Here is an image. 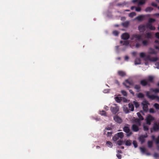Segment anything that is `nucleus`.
<instances>
[{"label":"nucleus","mask_w":159,"mask_h":159,"mask_svg":"<svg viewBox=\"0 0 159 159\" xmlns=\"http://www.w3.org/2000/svg\"><path fill=\"white\" fill-rule=\"evenodd\" d=\"M124 137V133L122 132H118L112 138L113 141H116L119 139H122Z\"/></svg>","instance_id":"nucleus-1"},{"label":"nucleus","mask_w":159,"mask_h":159,"mask_svg":"<svg viewBox=\"0 0 159 159\" xmlns=\"http://www.w3.org/2000/svg\"><path fill=\"white\" fill-rule=\"evenodd\" d=\"M129 125L128 124H126L123 128V130L126 133V136L127 137L130 136L132 134V132L130 131L129 127Z\"/></svg>","instance_id":"nucleus-2"},{"label":"nucleus","mask_w":159,"mask_h":159,"mask_svg":"<svg viewBox=\"0 0 159 159\" xmlns=\"http://www.w3.org/2000/svg\"><path fill=\"white\" fill-rule=\"evenodd\" d=\"M119 107L116 104H114L110 108V110L113 114H115L117 113L119 111Z\"/></svg>","instance_id":"nucleus-3"},{"label":"nucleus","mask_w":159,"mask_h":159,"mask_svg":"<svg viewBox=\"0 0 159 159\" xmlns=\"http://www.w3.org/2000/svg\"><path fill=\"white\" fill-rule=\"evenodd\" d=\"M141 104L143 106V110L145 112H147L148 110V105H149V103L147 101H143L141 103Z\"/></svg>","instance_id":"nucleus-4"},{"label":"nucleus","mask_w":159,"mask_h":159,"mask_svg":"<svg viewBox=\"0 0 159 159\" xmlns=\"http://www.w3.org/2000/svg\"><path fill=\"white\" fill-rule=\"evenodd\" d=\"M130 39L131 40L140 41L142 40V36L140 35L134 34L131 35Z\"/></svg>","instance_id":"nucleus-5"},{"label":"nucleus","mask_w":159,"mask_h":159,"mask_svg":"<svg viewBox=\"0 0 159 159\" xmlns=\"http://www.w3.org/2000/svg\"><path fill=\"white\" fill-rule=\"evenodd\" d=\"M155 118L150 115H148L146 117V124L148 125L151 124L152 122L154 120Z\"/></svg>","instance_id":"nucleus-6"},{"label":"nucleus","mask_w":159,"mask_h":159,"mask_svg":"<svg viewBox=\"0 0 159 159\" xmlns=\"http://www.w3.org/2000/svg\"><path fill=\"white\" fill-rule=\"evenodd\" d=\"M158 59L157 57H151L149 55H147L146 57V60L150 61L155 62Z\"/></svg>","instance_id":"nucleus-7"},{"label":"nucleus","mask_w":159,"mask_h":159,"mask_svg":"<svg viewBox=\"0 0 159 159\" xmlns=\"http://www.w3.org/2000/svg\"><path fill=\"white\" fill-rule=\"evenodd\" d=\"M114 120L117 123L120 124L122 121L121 118L117 115L114 116L113 117Z\"/></svg>","instance_id":"nucleus-8"},{"label":"nucleus","mask_w":159,"mask_h":159,"mask_svg":"<svg viewBox=\"0 0 159 159\" xmlns=\"http://www.w3.org/2000/svg\"><path fill=\"white\" fill-rule=\"evenodd\" d=\"M140 83L143 86H145L147 85L149 86H150V84L148 83V81L145 79L141 80Z\"/></svg>","instance_id":"nucleus-9"},{"label":"nucleus","mask_w":159,"mask_h":159,"mask_svg":"<svg viewBox=\"0 0 159 159\" xmlns=\"http://www.w3.org/2000/svg\"><path fill=\"white\" fill-rule=\"evenodd\" d=\"M126 84H128L129 85H133V82L129 81V80H125V83H123V84L127 88H130V87L129 86L127 85Z\"/></svg>","instance_id":"nucleus-10"},{"label":"nucleus","mask_w":159,"mask_h":159,"mask_svg":"<svg viewBox=\"0 0 159 159\" xmlns=\"http://www.w3.org/2000/svg\"><path fill=\"white\" fill-rule=\"evenodd\" d=\"M138 30L140 32H143L146 30V27L144 25H140L138 26Z\"/></svg>","instance_id":"nucleus-11"},{"label":"nucleus","mask_w":159,"mask_h":159,"mask_svg":"<svg viewBox=\"0 0 159 159\" xmlns=\"http://www.w3.org/2000/svg\"><path fill=\"white\" fill-rule=\"evenodd\" d=\"M150 93L149 92L147 91L146 93V96L152 100L155 99L156 96L154 95H150Z\"/></svg>","instance_id":"nucleus-12"},{"label":"nucleus","mask_w":159,"mask_h":159,"mask_svg":"<svg viewBox=\"0 0 159 159\" xmlns=\"http://www.w3.org/2000/svg\"><path fill=\"white\" fill-rule=\"evenodd\" d=\"M121 37L122 39L127 40L129 38V35L128 33H125L122 34Z\"/></svg>","instance_id":"nucleus-13"},{"label":"nucleus","mask_w":159,"mask_h":159,"mask_svg":"<svg viewBox=\"0 0 159 159\" xmlns=\"http://www.w3.org/2000/svg\"><path fill=\"white\" fill-rule=\"evenodd\" d=\"M146 16L144 15H140L137 17L135 19L138 21H142L144 19Z\"/></svg>","instance_id":"nucleus-14"},{"label":"nucleus","mask_w":159,"mask_h":159,"mask_svg":"<svg viewBox=\"0 0 159 159\" xmlns=\"http://www.w3.org/2000/svg\"><path fill=\"white\" fill-rule=\"evenodd\" d=\"M139 126L135 124H133L132 125V129L134 132H137L139 130Z\"/></svg>","instance_id":"nucleus-15"},{"label":"nucleus","mask_w":159,"mask_h":159,"mask_svg":"<svg viewBox=\"0 0 159 159\" xmlns=\"http://www.w3.org/2000/svg\"><path fill=\"white\" fill-rule=\"evenodd\" d=\"M146 26L147 28H149L151 30H154L156 29L155 26H152L151 23H147Z\"/></svg>","instance_id":"nucleus-16"},{"label":"nucleus","mask_w":159,"mask_h":159,"mask_svg":"<svg viewBox=\"0 0 159 159\" xmlns=\"http://www.w3.org/2000/svg\"><path fill=\"white\" fill-rule=\"evenodd\" d=\"M153 129L154 131H158L159 130V126L158 124L156 123H155L153 127Z\"/></svg>","instance_id":"nucleus-17"},{"label":"nucleus","mask_w":159,"mask_h":159,"mask_svg":"<svg viewBox=\"0 0 159 159\" xmlns=\"http://www.w3.org/2000/svg\"><path fill=\"white\" fill-rule=\"evenodd\" d=\"M120 43L122 44V45L125 46H128L129 44V41L126 40L125 41H120Z\"/></svg>","instance_id":"nucleus-18"},{"label":"nucleus","mask_w":159,"mask_h":159,"mask_svg":"<svg viewBox=\"0 0 159 159\" xmlns=\"http://www.w3.org/2000/svg\"><path fill=\"white\" fill-rule=\"evenodd\" d=\"M134 122L136 123L138 126H140L141 124V122L140 120L138 118H136L134 120Z\"/></svg>","instance_id":"nucleus-19"},{"label":"nucleus","mask_w":159,"mask_h":159,"mask_svg":"<svg viewBox=\"0 0 159 159\" xmlns=\"http://www.w3.org/2000/svg\"><path fill=\"white\" fill-rule=\"evenodd\" d=\"M115 100L118 103H120L122 100V97H116L115 98Z\"/></svg>","instance_id":"nucleus-20"},{"label":"nucleus","mask_w":159,"mask_h":159,"mask_svg":"<svg viewBox=\"0 0 159 159\" xmlns=\"http://www.w3.org/2000/svg\"><path fill=\"white\" fill-rule=\"evenodd\" d=\"M134 88L137 90V92H139L140 91L141 87L139 85L136 84L134 85Z\"/></svg>","instance_id":"nucleus-21"},{"label":"nucleus","mask_w":159,"mask_h":159,"mask_svg":"<svg viewBox=\"0 0 159 159\" xmlns=\"http://www.w3.org/2000/svg\"><path fill=\"white\" fill-rule=\"evenodd\" d=\"M128 106L129 110L131 111H133L134 110V106L133 104L131 103H129L128 104Z\"/></svg>","instance_id":"nucleus-22"},{"label":"nucleus","mask_w":159,"mask_h":159,"mask_svg":"<svg viewBox=\"0 0 159 159\" xmlns=\"http://www.w3.org/2000/svg\"><path fill=\"white\" fill-rule=\"evenodd\" d=\"M118 73L119 75L121 77H124L126 75L125 72L121 70L119 71L118 72Z\"/></svg>","instance_id":"nucleus-23"},{"label":"nucleus","mask_w":159,"mask_h":159,"mask_svg":"<svg viewBox=\"0 0 159 159\" xmlns=\"http://www.w3.org/2000/svg\"><path fill=\"white\" fill-rule=\"evenodd\" d=\"M145 38L147 39H151L152 38V34L151 33L149 32H146L145 35Z\"/></svg>","instance_id":"nucleus-24"},{"label":"nucleus","mask_w":159,"mask_h":159,"mask_svg":"<svg viewBox=\"0 0 159 159\" xmlns=\"http://www.w3.org/2000/svg\"><path fill=\"white\" fill-rule=\"evenodd\" d=\"M146 0H138V4L139 5H143L145 4Z\"/></svg>","instance_id":"nucleus-25"},{"label":"nucleus","mask_w":159,"mask_h":159,"mask_svg":"<svg viewBox=\"0 0 159 159\" xmlns=\"http://www.w3.org/2000/svg\"><path fill=\"white\" fill-rule=\"evenodd\" d=\"M150 90L152 92L155 93H159V89H153L151 88L150 89Z\"/></svg>","instance_id":"nucleus-26"},{"label":"nucleus","mask_w":159,"mask_h":159,"mask_svg":"<svg viewBox=\"0 0 159 159\" xmlns=\"http://www.w3.org/2000/svg\"><path fill=\"white\" fill-rule=\"evenodd\" d=\"M134 62L135 65L140 64L141 63V60L139 58H136Z\"/></svg>","instance_id":"nucleus-27"},{"label":"nucleus","mask_w":159,"mask_h":159,"mask_svg":"<svg viewBox=\"0 0 159 159\" xmlns=\"http://www.w3.org/2000/svg\"><path fill=\"white\" fill-rule=\"evenodd\" d=\"M129 24V22L128 21H125L122 23L123 26L125 27H127L128 26Z\"/></svg>","instance_id":"nucleus-28"},{"label":"nucleus","mask_w":159,"mask_h":159,"mask_svg":"<svg viewBox=\"0 0 159 159\" xmlns=\"http://www.w3.org/2000/svg\"><path fill=\"white\" fill-rule=\"evenodd\" d=\"M153 10V8L151 7H147L145 11L146 12H151Z\"/></svg>","instance_id":"nucleus-29"},{"label":"nucleus","mask_w":159,"mask_h":159,"mask_svg":"<svg viewBox=\"0 0 159 159\" xmlns=\"http://www.w3.org/2000/svg\"><path fill=\"white\" fill-rule=\"evenodd\" d=\"M137 96L139 98H143L144 96L143 93H139L137 94Z\"/></svg>","instance_id":"nucleus-30"},{"label":"nucleus","mask_w":159,"mask_h":159,"mask_svg":"<svg viewBox=\"0 0 159 159\" xmlns=\"http://www.w3.org/2000/svg\"><path fill=\"white\" fill-rule=\"evenodd\" d=\"M146 136H144L143 135H141L139 137V139L142 143H143L144 141V138H146Z\"/></svg>","instance_id":"nucleus-31"},{"label":"nucleus","mask_w":159,"mask_h":159,"mask_svg":"<svg viewBox=\"0 0 159 159\" xmlns=\"http://www.w3.org/2000/svg\"><path fill=\"white\" fill-rule=\"evenodd\" d=\"M137 115L139 118V120H143V119H144L143 117L141 115L139 112L137 113Z\"/></svg>","instance_id":"nucleus-32"},{"label":"nucleus","mask_w":159,"mask_h":159,"mask_svg":"<svg viewBox=\"0 0 159 159\" xmlns=\"http://www.w3.org/2000/svg\"><path fill=\"white\" fill-rule=\"evenodd\" d=\"M131 144V141L130 140H127L125 143V145L127 146H130Z\"/></svg>","instance_id":"nucleus-33"},{"label":"nucleus","mask_w":159,"mask_h":159,"mask_svg":"<svg viewBox=\"0 0 159 159\" xmlns=\"http://www.w3.org/2000/svg\"><path fill=\"white\" fill-rule=\"evenodd\" d=\"M133 103L136 108H137L139 107V104L138 102L136 101H134Z\"/></svg>","instance_id":"nucleus-34"},{"label":"nucleus","mask_w":159,"mask_h":159,"mask_svg":"<svg viewBox=\"0 0 159 159\" xmlns=\"http://www.w3.org/2000/svg\"><path fill=\"white\" fill-rule=\"evenodd\" d=\"M147 56L146 55L145 53L144 52H141L140 53V57L141 58L145 57V59L146 60V57Z\"/></svg>","instance_id":"nucleus-35"},{"label":"nucleus","mask_w":159,"mask_h":159,"mask_svg":"<svg viewBox=\"0 0 159 159\" xmlns=\"http://www.w3.org/2000/svg\"><path fill=\"white\" fill-rule=\"evenodd\" d=\"M148 146L149 148H151L152 146L153 143L152 141H148Z\"/></svg>","instance_id":"nucleus-36"},{"label":"nucleus","mask_w":159,"mask_h":159,"mask_svg":"<svg viewBox=\"0 0 159 159\" xmlns=\"http://www.w3.org/2000/svg\"><path fill=\"white\" fill-rule=\"evenodd\" d=\"M100 114L102 116H107L106 112L104 111H100Z\"/></svg>","instance_id":"nucleus-37"},{"label":"nucleus","mask_w":159,"mask_h":159,"mask_svg":"<svg viewBox=\"0 0 159 159\" xmlns=\"http://www.w3.org/2000/svg\"><path fill=\"white\" fill-rule=\"evenodd\" d=\"M106 144L108 147L111 148L112 146V143L110 141H107V142Z\"/></svg>","instance_id":"nucleus-38"},{"label":"nucleus","mask_w":159,"mask_h":159,"mask_svg":"<svg viewBox=\"0 0 159 159\" xmlns=\"http://www.w3.org/2000/svg\"><path fill=\"white\" fill-rule=\"evenodd\" d=\"M142 43L143 46H147L148 44V41L146 40H144L142 41Z\"/></svg>","instance_id":"nucleus-39"},{"label":"nucleus","mask_w":159,"mask_h":159,"mask_svg":"<svg viewBox=\"0 0 159 159\" xmlns=\"http://www.w3.org/2000/svg\"><path fill=\"white\" fill-rule=\"evenodd\" d=\"M136 15V13L135 12H132L129 14V16L131 17H133L134 16Z\"/></svg>","instance_id":"nucleus-40"},{"label":"nucleus","mask_w":159,"mask_h":159,"mask_svg":"<svg viewBox=\"0 0 159 159\" xmlns=\"http://www.w3.org/2000/svg\"><path fill=\"white\" fill-rule=\"evenodd\" d=\"M123 143V140H120L117 141V144L120 146Z\"/></svg>","instance_id":"nucleus-41"},{"label":"nucleus","mask_w":159,"mask_h":159,"mask_svg":"<svg viewBox=\"0 0 159 159\" xmlns=\"http://www.w3.org/2000/svg\"><path fill=\"white\" fill-rule=\"evenodd\" d=\"M140 151L143 153H145L146 151V149L144 148L140 147Z\"/></svg>","instance_id":"nucleus-42"},{"label":"nucleus","mask_w":159,"mask_h":159,"mask_svg":"<svg viewBox=\"0 0 159 159\" xmlns=\"http://www.w3.org/2000/svg\"><path fill=\"white\" fill-rule=\"evenodd\" d=\"M153 78L151 76H149L148 77V81L151 82H153Z\"/></svg>","instance_id":"nucleus-43"},{"label":"nucleus","mask_w":159,"mask_h":159,"mask_svg":"<svg viewBox=\"0 0 159 159\" xmlns=\"http://www.w3.org/2000/svg\"><path fill=\"white\" fill-rule=\"evenodd\" d=\"M143 129L145 131H147L149 129V127L148 126L146 125H144L143 126Z\"/></svg>","instance_id":"nucleus-44"},{"label":"nucleus","mask_w":159,"mask_h":159,"mask_svg":"<svg viewBox=\"0 0 159 159\" xmlns=\"http://www.w3.org/2000/svg\"><path fill=\"white\" fill-rule=\"evenodd\" d=\"M155 21V20L152 18H150L148 20V23H151L154 22Z\"/></svg>","instance_id":"nucleus-45"},{"label":"nucleus","mask_w":159,"mask_h":159,"mask_svg":"<svg viewBox=\"0 0 159 159\" xmlns=\"http://www.w3.org/2000/svg\"><path fill=\"white\" fill-rule=\"evenodd\" d=\"M154 107L157 110H159V104L157 103H155L154 105Z\"/></svg>","instance_id":"nucleus-46"},{"label":"nucleus","mask_w":159,"mask_h":159,"mask_svg":"<svg viewBox=\"0 0 159 159\" xmlns=\"http://www.w3.org/2000/svg\"><path fill=\"white\" fill-rule=\"evenodd\" d=\"M113 34L116 36H117L119 34V33L117 31L115 30L113 31Z\"/></svg>","instance_id":"nucleus-47"},{"label":"nucleus","mask_w":159,"mask_h":159,"mask_svg":"<svg viewBox=\"0 0 159 159\" xmlns=\"http://www.w3.org/2000/svg\"><path fill=\"white\" fill-rule=\"evenodd\" d=\"M133 143L134 145V147L135 148H136L137 147H138L137 143L136 141H135V140L133 141Z\"/></svg>","instance_id":"nucleus-48"},{"label":"nucleus","mask_w":159,"mask_h":159,"mask_svg":"<svg viewBox=\"0 0 159 159\" xmlns=\"http://www.w3.org/2000/svg\"><path fill=\"white\" fill-rule=\"evenodd\" d=\"M155 141L156 144L158 145L159 144V135L156 138Z\"/></svg>","instance_id":"nucleus-49"},{"label":"nucleus","mask_w":159,"mask_h":159,"mask_svg":"<svg viewBox=\"0 0 159 159\" xmlns=\"http://www.w3.org/2000/svg\"><path fill=\"white\" fill-rule=\"evenodd\" d=\"M121 93L123 94V95L124 96H127V92L124 90H121Z\"/></svg>","instance_id":"nucleus-50"},{"label":"nucleus","mask_w":159,"mask_h":159,"mask_svg":"<svg viewBox=\"0 0 159 159\" xmlns=\"http://www.w3.org/2000/svg\"><path fill=\"white\" fill-rule=\"evenodd\" d=\"M141 10V8L140 7H136L135 11L137 12H139Z\"/></svg>","instance_id":"nucleus-51"},{"label":"nucleus","mask_w":159,"mask_h":159,"mask_svg":"<svg viewBox=\"0 0 159 159\" xmlns=\"http://www.w3.org/2000/svg\"><path fill=\"white\" fill-rule=\"evenodd\" d=\"M149 112L151 113H154L155 112V111L152 108H150L149 109Z\"/></svg>","instance_id":"nucleus-52"},{"label":"nucleus","mask_w":159,"mask_h":159,"mask_svg":"<svg viewBox=\"0 0 159 159\" xmlns=\"http://www.w3.org/2000/svg\"><path fill=\"white\" fill-rule=\"evenodd\" d=\"M153 156L155 157L156 158L159 157V155L157 153H155L154 154Z\"/></svg>","instance_id":"nucleus-53"},{"label":"nucleus","mask_w":159,"mask_h":159,"mask_svg":"<svg viewBox=\"0 0 159 159\" xmlns=\"http://www.w3.org/2000/svg\"><path fill=\"white\" fill-rule=\"evenodd\" d=\"M112 134V133L111 132H107V137H110V136H111Z\"/></svg>","instance_id":"nucleus-54"},{"label":"nucleus","mask_w":159,"mask_h":159,"mask_svg":"<svg viewBox=\"0 0 159 159\" xmlns=\"http://www.w3.org/2000/svg\"><path fill=\"white\" fill-rule=\"evenodd\" d=\"M116 156L119 159H120L121 158V155L119 153L117 154Z\"/></svg>","instance_id":"nucleus-55"},{"label":"nucleus","mask_w":159,"mask_h":159,"mask_svg":"<svg viewBox=\"0 0 159 159\" xmlns=\"http://www.w3.org/2000/svg\"><path fill=\"white\" fill-rule=\"evenodd\" d=\"M115 49L116 52H118L119 51V46H117L115 47Z\"/></svg>","instance_id":"nucleus-56"},{"label":"nucleus","mask_w":159,"mask_h":159,"mask_svg":"<svg viewBox=\"0 0 159 159\" xmlns=\"http://www.w3.org/2000/svg\"><path fill=\"white\" fill-rule=\"evenodd\" d=\"M151 5L152 6L155 7H157V4L154 2H152L151 3Z\"/></svg>","instance_id":"nucleus-57"},{"label":"nucleus","mask_w":159,"mask_h":159,"mask_svg":"<svg viewBox=\"0 0 159 159\" xmlns=\"http://www.w3.org/2000/svg\"><path fill=\"white\" fill-rule=\"evenodd\" d=\"M149 53H151V54H156V52L153 49H152V51L149 52Z\"/></svg>","instance_id":"nucleus-58"},{"label":"nucleus","mask_w":159,"mask_h":159,"mask_svg":"<svg viewBox=\"0 0 159 159\" xmlns=\"http://www.w3.org/2000/svg\"><path fill=\"white\" fill-rule=\"evenodd\" d=\"M140 46H141V44L140 43H137L136 44L135 47L136 48H139L140 47Z\"/></svg>","instance_id":"nucleus-59"},{"label":"nucleus","mask_w":159,"mask_h":159,"mask_svg":"<svg viewBox=\"0 0 159 159\" xmlns=\"http://www.w3.org/2000/svg\"><path fill=\"white\" fill-rule=\"evenodd\" d=\"M129 91L130 93H131L134 96V92L132 91V90L131 89H129Z\"/></svg>","instance_id":"nucleus-60"},{"label":"nucleus","mask_w":159,"mask_h":159,"mask_svg":"<svg viewBox=\"0 0 159 159\" xmlns=\"http://www.w3.org/2000/svg\"><path fill=\"white\" fill-rule=\"evenodd\" d=\"M156 37L159 39V32H157L155 34Z\"/></svg>","instance_id":"nucleus-61"},{"label":"nucleus","mask_w":159,"mask_h":159,"mask_svg":"<svg viewBox=\"0 0 159 159\" xmlns=\"http://www.w3.org/2000/svg\"><path fill=\"white\" fill-rule=\"evenodd\" d=\"M155 48L156 49H157L159 51V43L158 45L155 46Z\"/></svg>","instance_id":"nucleus-62"},{"label":"nucleus","mask_w":159,"mask_h":159,"mask_svg":"<svg viewBox=\"0 0 159 159\" xmlns=\"http://www.w3.org/2000/svg\"><path fill=\"white\" fill-rule=\"evenodd\" d=\"M156 68L157 69H159V63H157L155 64Z\"/></svg>","instance_id":"nucleus-63"},{"label":"nucleus","mask_w":159,"mask_h":159,"mask_svg":"<svg viewBox=\"0 0 159 159\" xmlns=\"http://www.w3.org/2000/svg\"><path fill=\"white\" fill-rule=\"evenodd\" d=\"M151 137H152V140H153V141H155V139H156V138H155V136L154 135H152V136H151Z\"/></svg>","instance_id":"nucleus-64"}]
</instances>
